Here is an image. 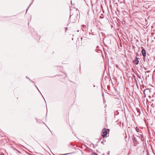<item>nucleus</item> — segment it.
I'll return each mask as SVG.
<instances>
[{
    "label": "nucleus",
    "instance_id": "obj_5",
    "mask_svg": "<svg viewBox=\"0 0 155 155\" xmlns=\"http://www.w3.org/2000/svg\"><path fill=\"white\" fill-rule=\"evenodd\" d=\"M139 61L138 58L136 57L133 61L134 63L136 65H137L139 63Z\"/></svg>",
    "mask_w": 155,
    "mask_h": 155
},
{
    "label": "nucleus",
    "instance_id": "obj_18",
    "mask_svg": "<svg viewBox=\"0 0 155 155\" xmlns=\"http://www.w3.org/2000/svg\"><path fill=\"white\" fill-rule=\"evenodd\" d=\"M70 12H71V9H70Z\"/></svg>",
    "mask_w": 155,
    "mask_h": 155
},
{
    "label": "nucleus",
    "instance_id": "obj_1",
    "mask_svg": "<svg viewBox=\"0 0 155 155\" xmlns=\"http://www.w3.org/2000/svg\"><path fill=\"white\" fill-rule=\"evenodd\" d=\"M78 15L77 12H74V13L71 15L70 16L69 20L71 23H74L76 22Z\"/></svg>",
    "mask_w": 155,
    "mask_h": 155
},
{
    "label": "nucleus",
    "instance_id": "obj_12",
    "mask_svg": "<svg viewBox=\"0 0 155 155\" xmlns=\"http://www.w3.org/2000/svg\"><path fill=\"white\" fill-rule=\"evenodd\" d=\"M35 87H36V88H37V89H38V90L39 91H40L39 90H38V88L37 87V86H36L35 85Z\"/></svg>",
    "mask_w": 155,
    "mask_h": 155
},
{
    "label": "nucleus",
    "instance_id": "obj_17",
    "mask_svg": "<svg viewBox=\"0 0 155 155\" xmlns=\"http://www.w3.org/2000/svg\"><path fill=\"white\" fill-rule=\"evenodd\" d=\"M134 77V79L136 78L135 76L134 75L133 76Z\"/></svg>",
    "mask_w": 155,
    "mask_h": 155
},
{
    "label": "nucleus",
    "instance_id": "obj_3",
    "mask_svg": "<svg viewBox=\"0 0 155 155\" xmlns=\"http://www.w3.org/2000/svg\"><path fill=\"white\" fill-rule=\"evenodd\" d=\"M108 133L107 132V129L106 128H104L102 131L101 135L102 137H107Z\"/></svg>",
    "mask_w": 155,
    "mask_h": 155
},
{
    "label": "nucleus",
    "instance_id": "obj_13",
    "mask_svg": "<svg viewBox=\"0 0 155 155\" xmlns=\"http://www.w3.org/2000/svg\"><path fill=\"white\" fill-rule=\"evenodd\" d=\"M69 154V153H67V154H64L63 155H67V154Z\"/></svg>",
    "mask_w": 155,
    "mask_h": 155
},
{
    "label": "nucleus",
    "instance_id": "obj_7",
    "mask_svg": "<svg viewBox=\"0 0 155 155\" xmlns=\"http://www.w3.org/2000/svg\"><path fill=\"white\" fill-rule=\"evenodd\" d=\"M141 138L140 139V140H141V141H143V140H144V138L143 137V135L142 134H139Z\"/></svg>",
    "mask_w": 155,
    "mask_h": 155
},
{
    "label": "nucleus",
    "instance_id": "obj_19",
    "mask_svg": "<svg viewBox=\"0 0 155 155\" xmlns=\"http://www.w3.org/2000/svg\"><path fill=\"white\" fill-rule=\"evenodd\" d=\"M26 78H28V79H29V80H30V79L29 78H28L27 77H26Z\"/></svg>",
    "mask_w": 155,
    "mask_h": 155
},
{
    "label": "nucleus",
    "instance_id": "obj_14",
    "mask_svg": "<svg viewBox=\"0 0 155 155\" xmlns=\"http://www.w3.org/2000/svg\"><path fill=\"white\" fill-rule=\"evenodd\" d=\"M141 48L142 49V50L143 49H144V48L143 47H141Z\"/></svg>",
    "mask_w": 155,
    "mask_h": 155
},
{
    "label": "nucleus",
    "instance_id": "obj_6",
    "mask_svg": "<svg viewBox=\"0 0 155 155\" xmlns=\"http://www.w3.org/2000/svg\"><path fill=\"white\" fill-rule=\"evenodd\" d=\"M143 92L144 93V94H145V92L147 93H148L149 92H150V90L149 89H146V90H144Z\"/></svg>",
    "mask_w": 155,
    "mask_h": 155
},
{
    "label": "nucleus",
    "instance_id": "obj_10",
    "mask_svg": "<svg viewBox=\"0 0 155 155\" xmlns=\"http://www.w3.org/2000/svg\"><path fill=\"white\" fill-rule=\"evenodd\" d=\"M143 60H144V61L145 62H146V60H147L146 59L145 57H143Z\"/></svg>",
    "mask_w": 155,
    "mask_h": 155
},
{
    "label": "nucleus",
    "instance_id": "obj_4",
    "mask_svg": "<svg viewBox=\"0 0 155 155\" xmlns=\"http://www.w3.org/2000/svg\"><path fill=\"white\" fill-rule=\"evenodd\" d=\"M141 53L143 57H145L146 56V51L144 49L142 50Z\"/></svg>",
    "mask_w": 155,
    "mask_h": 155
},
{
    "label": "nucleus",
    "instance_id": "obj_2",
    "mask_svg": "<svg viewBox=\"0 0 155 155\" xmlns=\"http://www.w3.org/2000/svg\"><path fill=\"white\" fill-rule=\"evenodd\" d=\"M132 138L134 145L136 146L139 143L140 138L139 137H135L134 135L133 136Z\"/></svg>",
    "mask_w": 155,
    "mask_h": 155
},
{
    "label": "nucleus",
    "instance_id": "obj_15",
    "mask_svg": "<svg viewBox=\"0 0 155 155\" xmlns=\"http://www.w3.org/2000/svg\"><path fill=\"white\" fill-rule=\"evenodd\" d=\"M134 79H135V81L137 82V80H136V78H135Z\"/></svg>",
    "mask_w": 155,
    "mask_h": 155
},
{
    "label": "nucleus",
    "instance_id": "obj_8",
    "mask_svg": "<svg viewBox=\"0 0 155 155\" xmlns=\"http://www.w3.org/2000/svg\"><path fill=\"white\" fill-rule=\"evenodd\" d=\"M136 130L137 132H138L139 131V129L137 127L136 128Z\"/></svg>",
    "mask_w": 155,
    "mask_h": 155
},
{
    "label": "nucleus",
    "instance_id": "obj_16",
    "mask_svg": "<svg viewBox=\"0 0 155 155\" xmlns=\"http://www.w3.org/2000/svg\"><path fill=\"white\" fill-rule=\"evenodd\" d=\"M75 10H76V12H77V9L76 8H75Z\"/></svg>",
    "mask_w": 155,
    "mask_h": 155
},
{
    "label": "nucleus",
    "instance_id": "obj_9",
    "mask_svg": "<svg viewBox=\"0 0 155 155\" xmlns=\"http://www.w3.org/2000/svg\"><path fill=\"white\" fill-rule=\"evenodd\" d=\"M31 3L30 4V5H29V6H28V7L27 8V10H26V12L27 11L28 9L29 8L30 5H31Z\"/></svg>",
    "mask_w": 155,
    "mask_h": 155
},
{
    "label": "nucleus",
    "instance_id": "obj_22",
    "mask_svg": "<svg viewBox=\"0 0 155 155\" xmlns=\"http://www.w3.org/2000/svg\"><path fill=\"white\" fill-rule=\"evenodd\" d=\"M95 155H97V154H95Z\"/></svg>",
    "mask_w": 155,
    "mask_h": 155
},
{
    "label": "nucleus",
    "instance_id": "obj_11",
    "mask_svg": "<svg viewBox=\"0 0 155 155\" xmlns=\"http://www.w3.org/2000/svg\"><path fill=\"white\" fill-rule=\"evenodd\" d=\"M146 61L147 63H149V59H148V60H146Z\"/></svg>",
    "mask_w": 155,
    "mask_h": 155
},
{
    "label": "nucleus",
    "instance_id": "obj_21",
    "mask_svg": "<svg viewBox=\"0 0 155 155\" xmlns=\"http://www.w3.org/2000/svg\"><path fill=\"white\" fill-rule=\"evenodd\" d=\"M116 66L117 67L118 66V65H116Z\"/></svg>",
    "mask_w": 155,
    "mask_h": 155
},
{
    "label": "nucleus",
    "instance_id": "obj_20",
    "mask_svg": "<svg viewBox=\"0 0 155 155\" xmlns=\"http://www.w3.org/2000/svg\"><path fill=\"white\" fill-rule=\"evenodd\" d=\"M101 143H103V141H101Z\"/></svg>",
    "mask_w": 155,
    "mask_h": 155
}]
</instances>
